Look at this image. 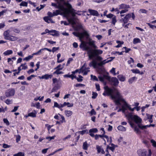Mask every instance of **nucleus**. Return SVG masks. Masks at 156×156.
Returning <instances> with one entry per match:
<instances>
[{"mask_svg": "<svg viewBox=\"0 0 156 156\" xmlns=\"http://www.w3.org/2000/svg\"><path fill=\"white\" fill-rule=\"evenodd\" d=\"M55 0L57 3H52L51 5L55 7V8L58 9L57 10H59V12L65 14V16H69V12L71 13L74 16L75 10L68 1L66 2L65 0Z\"/></svg>", "mask_w": 156, "mask_h": 156, "instance_id": "f257e3e1", "label": "nucleus"}, {"mask_svg": "<svg viewBox=\"0 0 156 156\" xmlns=\"http://www.w3.org/2000/svg\"><path fill=\"white\" fill-rule=\"evenodd\" d=\"M123 48H124L125 49V52L126 53H128L129 51L131 50V49L130 48H127L126 47H124Z\"/></svg>", "mask_w": 156, "mask_h": 156, "instance_id": "338daca9", "label": "nucleus"}, {"mask_svg": "<svg viewBox=\"0 0 156 156\" xmlns=\"http://www.w3.org/2000/svg\"><path fill=\"white\" fill-rule=\"evenodd\" d=\"M89 146V145L88 144L87 142L86 141L84 142L83 145V148L84 150H87L88 149V148Z\"/></svg>", "mask_w": 156, "mask_h": 156, "instance_id": "5701e85b", "label": "nucleus"}, {"mask_svg": "<svg viewBox=\"0 0 156 156\" xmlns=\"http://www.w3.org/2000/svg\"><path fill=\"white\" fill-rule=\"evenodd\" d=\"M12 53L13 51L12 50H8L4 52L3 54L5 55H8L12 54Z\"/></svg>", "mask_w": 156, "mask_h": 156, "instance_id": "2f4dec72", "label": "nucleus"}, {"mask_svg": "<svg viewBox=\"0 0 156 156\" xmlns=\"http://www.w3.org/2000/svg\"><path fill=\"white\" fill-rule=\"evenodd\" d=\"M117 128L119 130L125 132L126 130V128L122 125L119 126Z\"/></svg>", "mask_w": 156, "mask_h": 156, "instance_id": "bb28decb", "label": "nucleus"}, {"mask_svg": "<svg viewBox=\"0 0 156 156\" xmlns=\"http://www.w3.org/2000/svg\"><path fill=\"white\" fill-rule=\"evenodd\" d=\"M118 78L121 81H124L125 80V78L122 75H119L118 76Z\"/></svg>", "mask_w": 156, "mask_h": 156, "instance_id": "c756f323", "label": "nucleus"}, {"mask_svg": "<svg viewBox=\"0 0 156 156\" xmlns=\"http://www.w3.org/2000/svg\"><path fill=\"white\" fill-rule=\"evenodd\" d=\"M79 77L76 78L77 80L79 82H81L83 80V77L81 75H79Z\"/></svg>", "mask_w": 156, "mask_h": 156, "instance_id": "de8ad7c7", "label": "nucleus"}, {"mask_svg": "<svg viewBox=\"0 0 156 156\" xmlns=\"http://www.w3.org/2000/svg\"><path fill=\"white\" fill-rule=\"evenodd\" d=\"M130 60L128 61V63L129 64H130V66L132 68L134 64V61L133 59L131 57H130Z\"/></svg>", "mask_w": 156, "mask_h": 156, "instance_id": "c85d7f7f", "label": "nucleus"}, {"mask_svg": "<svg viewBox=\"0 0 156 156\" xmlns=\"http://www.w3.org/2000/svg\"><path fill=\"white\" fill-rule=\"evenodd\" d=\"M128 119V120L129 121V122L130 126H131V127H133V126H134V123L131 121L130 120L131 119Z\"/></svg>", "mask_w": 156, "mask_h": 156, "instance_id": "bf43d9fd", "label": "nucleus"}, {"mask_svg": "<svg viewBox=\"0 0 156 156\" xmlns=\"http://www.w3.org/2000/svg\"><path fill=\"white\" fill-rule=\"evenodd\" d=\"M116 21V17L115 16H114L112 18V23L115 25Z\"/></svg>", "mask_w": 156, "mask_h": 156, "instance_id": "58836bf2", "label": "nucleus"}, {"mask_svg": "<svg viewBox=\"0 0 156 156\" xmlns=\"http://www.w3.org/2000/svg\"><path fill=\"white\" fill-rule=\"evenodd\" d=\"M52 76V75H49L48 74H46L42 76L41 77V79H45L47 80L49 78H51Z\"/></svg>", "mask_w": 156, "mask_h": 156, "instance_id": "412c9836", "label": "nucleus"}, {"mask_svg": "<svg viewBox=\"0 0 156 156\" xmlns=\"http://www.w3.org/2000/svg\"><path fill=\"white\" fill-rule=\"evenodd\" d=\"M10 31L9 30H7L5 31L3 33V35L4 37V38L6 40H8L11 36L10 34Z\"/></svg>", "mask_w": 156, "mask_h": 156, "instance_id": "4468645a", "label": "nucleus"}, {"mask_svg": "<svg viewBox=\"0 0 156 156\" xmlns=\"http://www.w3.org/2000/svg\"><path fill=\"white\" fill-rule=\"evenodd\" d=\"M66 105H67V107H72L73 106V104H71L69 102H65L63 104H62V107H63Z\"/></svg>", "mask_w": 156, "mask_h": 156, "instance_id": "a878e982", "label": "nucleus"}, {"mask_svg": "<svg viewBox=\"0 0 156 156\" xmlns=\"http://www.w3.org/2000/svg\"><path fill=\"white\" fill-rule=\"evenodd\" d=\"M151 142L152 143V145L154 147H156V142L154 140L152 139L151 140Z\"/></svg>", "mask_w": 156, "mask_h": 156, "instance_id": "864d4df0", "label": "nucleus"}, {"mask_svg": "<svg viewBox=\"0 0 156 156\" xmlns=\"http://www.w3.org/2000/svg\"><path fill=\"white\" fill-rule=\"evenodd\" d=\"M90 68L89 67L87 68L86 67V64L85 63L83 66L80 69V72L79 73H83V75H86L88 72L90 71L89 70Z\"/></svg>", "mask_w": 156, "mask_h": 156, "instance_id": "1a4fd4ad", "label": "nucleus"}, {"mask_svg": "<svg viewBox=\"0 0 156 156\" xmlns=\"http://www.w3.org/2000/svg\"><path fill=\"white\" fill-rule=\"evenodd\" d=\"M73 34L75 36L79 37L80 41H81V39L83 38V36L81 33L73 32Z\"/></svg>", "mask_w": 156, "mask_h": 156, "instance_id": "6ab92c4d", "label": "nucleus"}, {"mask_svg": "<svg viewBox=\"0 0 156 156\" xmlns=\"http://www.w3.org/2000/svg\"><path fill=\"white\" fill-rule=\"evenodd\" d=\"M24 153L21 152H19L13 155V156H24Z\"/></svg>", "mask_w": 156, "mask_h": 156, "instance_id": "f704fd0d", "label": "nucleus"}, {"mask_svg": "<svg viewBox=\"0 0 156 156\" xmlns=\"http://www.w3.org/2000/svg\"><path fill=\"white\" fill-rule=\"evenodd\" d=\"M26 63H25L23 64H22L20 65V67H22V69H26L27 68V66L26 65Z\"/></svg>", "mask_w": 156, "mask_h": 156, "instance_id": "79ce46f5", "label": "nucleus"}, {"mask_svg": "<svg viewBox=\"0 0 156 156\" xmlns=\"http://www.w3.org/2000/svg\"><path fill=\"white\" fill-rule=\"evenodd\" d=\"M20 5L27 7V2L24 1H23L20 3Z\"/></svg>", "mask_w": 156, "mask_h": 156, "instance_id": "ea45409f", "label": "nucleus"}, {"mask_svg": "<svg viewBox=\"0 0 156 156\" xmlns=\"http://www.w3.org/2000/svg\"><path fill=\"white\" fill-rule=\"evenodd\" d=\"M87 132V130H84L82 131H79V133L80 134L82 135H83V134L85 133L86 132Z\"/></svg>", "mask_w": 156, "mask_h": 156, "instance_id": "13d9d810", "label": "nucleus"}, {"mask_svg": "<svg viewBox=\"0 0 156 156\" xmlns=\"http://www.w3.org/2000/svg\"><path fill=\"white\" fill-rule=\"evenodd\" d=\"M34 112H32L28 114V116H30L32 117H36V115L37 112L35 111Z\"/></svg>", "mask_w": 156, "mask_h": 156, "instance_id": "7c9ffc66", "label": "nucleus"}, {"mask_svg": "<svg viewBox=\"0 0 156 156\" xmlns=\"http://www.w3.org/2000/svg\"><path fill=\"white\" fill-rule=\"evenodd\" d=\"M140 40L138 38H134L133 40V43L135 44L137 43H140Z\"/></svg>", "mask_w": 156, "mask_h": 156, "instance_id": "72a5a7b5", "label": "nucleus"}, {"mask_svg": "<svg viewBox=\"0 0 156 156\" xmlns=\"http://www.w3.org/2000/svg\"><path fill=\"white\" fill-rule=\"evenodd\" d=\"M92 95V98L93 99H95L98 96V94L96 92H93Z\"/></svg>", "mask_w": 156, "mask_h": 156, "instance_id": "37998d69", "label": "nucleus"}, {"mask_svg": "<svg viewBox=\"0 0 156 156\" xmlns=\"http://www.w3.org/2000/svg\"><path fill=\"white\" fill-rule=\"evenodd\" d=\"M127 119H130L131 120L133 121L138 125H142L140 123L142 122V119L137 115H133L130 114H128L127 116Z\"/></svg>", "mask_w": 156, "mask_h": 156, "instance_id": "423d86ee", "label": "nucleus"}, {"mask_svg": "<svg viewBox=\"0 0 156 156\" xmlns=\"http://www.w3.org/2000/svg\"><path fill=\"white\" fill-rule=\"evenodd\" d=\"M94 41L92 40L91 39L89 38L88 40V42L87 43L90 46H92L94 48H96L97 47L94 44Z\"/></svg>", "mask_w": 156, "mask_h": 156, "instance_id": "2eb2a0df", "label": "nucleus"}, {"mask_svg": "<svg viewBox=\"0 0 156 156\" xmlns=\"http://www.w3.org/2000/svg\"><path fill=\"white\" fill-rule=\"evenodd\" d=\"M55 137V136H48L46 137V139L48 140L49 141H50L51 140L54 139Z\"/></svg>", "mask_w": 156, "mask_h": 156, "instance_id": "5fc2aeb1", "label": "nucleus"}, {"mask_svg": "<svg viewBox=\"0 0 156 156\" xmlns=\"http://www.w3.org/2000/svg\"><path fill=\"white\" fill-rule=\"evenodd\" d=\"M10 147V145H8V144H3V147L5 148H9Z\"/></svg>", "mask_w": 156, "mask_h": 156, "instance_id": "774afa93", "label": "nucleus"}, {"mask_svg": "<svg viewBox=\"0 0 156 156\" xmlns=\"http://www.w3.org/2000/svg\"><path fill=\"white\" fill-rule=\"evenodd\" d=\"M33 58V56L31 55H29L27 57H26L23 59L24 60H26V61H28L29 60L32 59Z\"/></svg>", "mask_w": 156, "mask_h": 156, "instance_id": "4c0bfd02", "label": "nucleus"}, {"mask_svg": "<svg viewBox=\"0 0 156 156\" xmlns=\"http://www.w3.org/2000/svg\"><path fill=\"white\" fill-rule=\"evenodd\" d=\"M99 55V54L94 56V57H95V56H97V58H96L97 60L98 61H101L103 59V58L101 57H100V56H98V55Z\"/></svg>", "mask_w": 156, "mask_h": 156, "instance_id": "6e6d98bb", "label": "nucleus"}, {"mask_svg": "<svg viewBox=\"0 0 156 156\" xmlns=\"http://www.w3.org/2000/svg\"><path fill=\"white\" fill-rule=\"evenodd\" d=\"M137 153L139 156H151V149H149L148 154L146 155V153H147V151L144 149H138Z\"/></svg>", "mask_w": 156, "mask_h": 156, "instance_id": "6e6552de", "label": "nucleus"}, {"mask_svg": "<svg viewBox=\"0 0 156 156\" xmlns=\"http://www.w3.org/2000/svg\"><path fill=\"white\" fill-rule=\"evenodd\" d=\"M134 130L136 133L139 134L140 133V131L139 129V128L136 126L134 127Z\"/></svg>", "mask_w": 156, "mask_h": 156, "instance_id": "a19ab883", "label": "nucleus"}, {"mask_svg": "<svg viewBox=\"0 0 156 156\" xmlns=\"http://www.w3.org/2000/svg\"><path fill=\"white\" fill-rule=\"evenodd\" d=\"M59 49V47H53L52 48V51L53 53H54L55 51H56L57 50H58Z\"/></svg>", "mask_w": 156, "mask_h": 156, "instance_id": "0e129e2a", "label": "nucleus"}, {"mask_svg": "<svg viewBox=\"0 0 156 156\" xmlns=\"http://www.w3.org/2000/svg\"><path fill=\"white\" fill-rule=\"evenodd\" d=\"M82 34L83 38L84 37V36H85L86 37L87 39H88L89 38V34L88 32V31L84 30L83 32L82 33H81Z\"/></svg>", "mask_w": 156, "mask_h": 156, "instance_id": "b1692460", "label": "nucleus"}, {"mask_svg": "<svg viewBox=\"0 0 156 156\" xmlns=\"http://www.w3.org/2000/svg\"><path fill=\"white\" fill-rule=\"evenodd\" d=\"M116 94L112 96L113 98L115 99V104L117 105H122V104H124L125 108L127 109V108H128L131 111L132 108L129 105L123 98L121 94L117 91H116Z\"/></svg>", "mask_w": 156, "mask_h": 156, "instance_id": "7ed1b4c3", "label": "nucleus"}, {"mask_svg": "<svg viewBox=\"0 0 156 156\" xmlns=\"http://www.w3.org/2000/svg\"><path fill=\"white\" fill-rule=\"evenodd\" d=\"M155 126L154 124H150L146 126H143L142 125H139V127L142 129H146L147 127H150L151 126L154 127Z\"/></svg>", "mask_w": 156, "mask_h": 156, "instance_id": "dca6fc26", "label": "nucleus"}, {"mask_svg": "<svg viewBox=\"0 0 156 156\" xmlns=\"http://www.w3.org/2000/svg\"><path fill=\"white\" fill-rule=\"evenodd\" d=\"M88 11L92 15L96 16H98L99 15L98 12L96 10L89 9H88Z\"/></svg>", "mask_w": 156, "mask_h": 156, "instance_id": "f3484780", "label": "nucleus"}, {"mask_svg": "<svg viewBox=\"0 0 156 156\" xmlns=\"http://www.w3.org/2000/svg\"><path fill=\"white\" fill-rule=\"evenodd\" d=\"M115 147L114 146L110 147L108 145V148H109V149L111 150L112 152L114 151Z\"/></svg>", "mask_w": 156, "mask_h": 156, "instance_id": "052dcab7", "label": "nucleus"}, {"mask_svg": "<svg viewBox=\"0 0 156 156\" xmlns=\"http://www.w3.org/2000/svg\"><path fill=\"white\" fill-rule=\"evenodd\" d=\"M122 105L121 108H120L118 110V112H119L122 111L123 113H124L125 111L126 110V109L125 108L124 104H122Z\"/></svg>", "mask_w": 156, "mask_h": 156, "instance_id": "393cba45", "label": "nucleus"}, {"mask_svg": "<svg viewBox=\"0 0 156 156\" xmlns=\"http://www.w3.org/2000/svg\"><path fill=\"white\" fill-rule=\"evenodd\" d=\"M15 92L14 89L9 88L6 91L5 94L7 97H10L13 96L15 95Z\"/></svg>", "mask_w": 156, "mask_h": 156, "instance_id": "9d476101", "label": "nucleus"}, {"mask_svg": "<svg viewBox=\"0 0 156 156\" xmlns=\"http://www.w3.org/2000/svg\"><path fill=\"white\" fill-rule=\"evenodd\" d=\"M16 136V141L17 142H18L20 140V136L18 135H17Z\"/></svg>", "mask_w": 156, "mask_h": 156, "instance_id": "680f3d73", "label": "nucleus"}, {"mask_svg": "<svg viewBox=\"0 0 156 156\" xmlns=\"http://www.w3.org/2000/svg\"><path fill=\"white\" fill-rule=\"evenodd\" d=\"M80 41L81 43L80 45V48H83V50L87 51L89 59H91L94 56L102 53V51L99 49H93L90 48L89 47L87 46V43L83 41L82 40Z\"/></svg>", "mask_w": 156, "mask_h": 156, "instance_id": "f03ea898", "label": "nucleus"}, {"mask_svg": "<svg viewBox=\"0 0 156 156\" xmlns=\"http://www.w3.org/2000/svg\"><path fill=\"white\" fill-rule=\"evenodd\" d=\"M98 131V130L97 128H93L90 129L89 130V132H91L92 133H96Z\"/></svg>", "mask_w": 156, "mask_h": 156, "instance_id": "e433bc0d", "label": "nucleus"}, {"mask_svg": "<svg viewBox=\"0 0 156 156\" xmlns=\"http://www.w3.org/2000/svg\"><path fill=\"white\" fill-rule=\"evenodd\" d=\"M44 98V96L42 97L41 98H40V97H39L38 98H35L34 99V100L35 101H37L38 100H39L40 101H42L43 100Z\"/></svg>", "mask_w": 156, "mask_h": 156, "instance_id": "3c124183", "label": "nucleus"}, {"mask_svg": "<svg viewBox=\"0 0 156 156\" xmlns=\"http://www.w3.org/2000/svg\"><path fill=\"white\" fill-rule=\"evenodd\" d=\"M47 14L49 17H52L54 16H57L58 14L63 15L65 17V14H64L63 13L59 12V10H56L53 13L49 12H48Z\"/></svg>", "mask_w": 156, "mask_h": 156, "instance_id": "9b49d317", "label": "nucleus"}, {"mask_svg": "<svg viewBox=\"0 0 156 156\" xmlns=\"http://www.w3.org/2000/svg\"><path fill=\"white\" fill-rule=\"evenodd\" d=\"M137 78L136 77H133L130 79L129 80V82L130 84L132 83L134 81V80H135V79H136Z\"/></svg>", "mask_w": 156, "mask_h": 156, "instance_id": "a18cd8bd", "label": "nucleus"}, {"mask_svg": "<svg viewBox=\"0 0 156 156\" xmlns=\"http://www.w3.org/2000/svg\"><path fill=\"white\" fill-rule=\"evenodd\" d=\"M13 31L15 33L19 34L20 32V30L19 29L17 28H15L13 29Z\"/></svg>", "mask_w": 156, "mask_h": 156, "instance_id": "69168bd1", "label": "nucleus"}, {"mask_svg": "<svg viewBox=\"0 0 156 156\" xmlns=\"http://www.w3.org/2000/svg\"><path fill=\"white\" fill-rule=\"evenodd\" d=\"M131 13L127 14L124 18L122 19V21L125 24L127 23L128 22L129 19L131 18Z\"/></svg>", "mask_w": 156, "mask_h": 156, "instance_id": "ddd939ff", "label": "nucleus"}, {"mask_svg": "<svg viewBox=\"0 0 156 156\" xmlns=\"http://www.w3.org/2000/svg\"><path fill=\"white\" fill-rule=\"evenodd\" d=\"M131 71L133 73H140V71L138 69H133L131 70Z\"/></svg>", "mask_w": 156, "mask_h": 156, "instance_id": "49530a36", "label": "nucleus"}, {"mask_svg": "<svg viewBox=\"0 0 156 156\" xmlns=\"http://www.w3.org/2000/svg\"><path fill=\"white\" fill-rule=\"evenodd\" d=\"M62 104H60L59 105L57 102H55L54 103V107H57L58 108H60L62 107Z\"/></svg>", "mask_w": 156, "mask_h": 156, "instance_id": "c9c22d12", "label": "nucleus"}, {"mask_svg": "<svg viewBox=\"0 0 156 156\" xmlns=\"http://www.w3.org/2000/svg\"><path fill=\"white\" fill-rule=\"evenodd\" d=\"M73 9L75 10V13H74V16H73L71 13L69 12V16L66 17L68 18L69 17L70 13L71 14L73 17L70 18H68V21H69V23H72V25L73 26H74L76 24V23L78 22V20L74 17L75 14H78L79 15H81V14L76 13V12L75 10H74V9Z\"/></svg>", "mask_w": 156, "mask_h": 156, "instance_id": "0eeeda50", "label": "nucleus"}, {"mask_svg": "<svg viewBox=\"0 0 156 156\" xmlns=\"http://www.w3.org/2000/svg\"><path fill=\"white\" fill-rule=\"evenodd\" d=\"M50 33H51L50 34L53 36H58L59 35L58 32L55 30H50Z\"/></svg>", "mask_w": 156, "mask_h": 156, "instance_id": "aec40b11", "label": "nucleus"}, {"mask_svg": "<svg viewBox=\"0 0 156 156\" xmlns=\"http://www.w3.org/2000/svg\"><path fill=\"white\" fill-rule=\"evenodd\" d=\"M3 121L8 126L9 125V123L8 119H4Z\"/></svg>", "mask_w": 156, "mask_h": 156, "instance_id": "603ef678", "label": "nucleus"}, {"mask_svg": "<svg viewBox=\"0 0 156 156\" xmlns=\"http://www.w3.org/2000/svg\"><path fill=\"white\" fill-rule=\"evenodd\" d=\"M115 57H111L109 60L106 61V60L101 61L100 62L98 63L97 61L95 60H93L89 64L90 67H93L94 68H97L99 66H101L106 63H108L112 61Z\"/></svg>", "mask_w": 156, "mask_h": 156, "instance_id": "20e7f679", "label": "nucleus"}, {"mask_svg": "<svg viewBox=\"0 0 156 156\" xmlns=\"http://www.w3.org/2000/svg\"><path fill=\"white\" fill-rule=\"evenodd\" d=\"M104 88L107 93V95L108 96L110 95L111 98L113 100L114 102H115V99L113 98L112 96L116 94V91L120 93L119 91L115 88H114L113 89L109 88L107 86L104 87Z\"/></svg>", "mask_w": 156, "mask_h": 156, "instance_id": "39448f33", "label": "nucleus"}, {"mask_svg": "<svg viewBox=\"0 0 156 156\" xmlns=\"http://www.w3.org/2000/svg\"><path fill=\"white\" fill-rule=\"evenodd\" d=\"M110 81L112 83L114 86H118L119 83V82L118 79L115 77H112Z\"/></svg>", "mask_w": 156, "mask_h": 156, "instance_id": "f8f14e48", "label": "nucleus"}, {"mask_svg": "<svg viewBox=\"0 0 156 156\" xmlns=\"http://www.w3.org/2000/svg\"><path fill=\"white\" fill-rule=\"evenodd\" d=\"M110 72L112 73L114 75H116V73H115V68H112Z\"/></svg>", "mask_w": 156, "mask_h": 156, "instance_id": "4d7b16f0", "label": "nucleus"}, {"mask_svg": "<svg viewBox=\"0 0 156 156\" xmlns=\"http://www.w3.org/2000/svg\"><path fill=\"white\" fill-rule=\"evenodd\" d=\"M65 113L66 116L68 117L72 115L73 112L71 111L66 110L65 111Z\"/></svg>", "mask_w": 156, "mask_h": 156, "instance_id": "cd10ccee", "label": "nucleus"}, {"mask_svg": "<svg viewBox=\"0 0 156 156\" xmlns=\"http://www.w3.org/2000/svg\"><path fill=\"white\" fill-rule=\"evenodd\" d=\"M54 74H57V75L63 73L62 71H60V70H56L53 73Z\"/></svg>", "mask_w": 156, "mask_h": 156, "instance_id": "8fccbe9b", "label": "nucleus"}, {"mask_svg": "<svg viewBox=\"0 0 156 156\" xmlns=\"http://www.w3.org/2000/svg\"><path fill=\"white\" fill-rule=\"evenodd\" d=\"M130 7L129 5H126L124 4H121L119 5V9H128Z\"/></svg>", "mask_w": 156, "mask_h": 156, "instance_id": "4be33fe9", "label": "nucleus"}, {"mask_svg": "<svg viewBox=\"0 0 156 156\" xmlns=\"http://www.w3.org/2000/svg\"><path fill=\"white\" fill-rule=\"evenodd\" d=\"M90 77L92 80L94 81H98V80L95 76H93V75H91Z\"/></svg>", "mask_w": 156, "mask_h": 156, "instance_id": "c03bdc74", "label": "nucleus"}, {"mask_svg": "<svg viewBox=\"0 0 156 156\" xmlns=\"http://www.w3.org/2000/svg\"><path fill=\"white\" fill-rule=\"evenodd\" d=\"M19 106H15L14 107L13 109L11 111V112H15L17 110Z\"/></svg>", "mask_w": 156, "mask_h": 156, "instance_id": "e2e57ef3", "label": "nucleus"}, {"mask_svg": "<svg viewBox=\"0 0 156 156\" xmlns=\"http://www.w3.org/2000/svg\"><path fill=\"white\" fill-rule=\"evenodd\" d=\"M18 39V38L16 36H11L8 40L11 41H15Z\"/></svg>", "mask_w": 156, "mask_h": 156, "instance_id": "473e14b6", "label": "nucleus"}, {"mask_svg": "<svg viewBox=\"0 0 156 156\" xmlns=\"http://www.w3.org/2000/svg\"><path fill=\"white\" fill-rule=\"evenodd\" d=\"M128 11V9H125L121 11L120 12H118L117 13H119L120 12V14H122L123 13L126 12Z\"/></svg>", "mask_w": 156, "mask_h": 156, "instance_id": "09e8293b", "label": "nucleus"}, {"mask_svg": "<svg viewBox=\"0 0 156 156\" xmlns=\"http://www.w3.org/2000/svg\"><path fill=\"white\" fill-rule=\"evenodd\" d=\"M44 20L48 23H54V22L52 20V19L48 16H45L44 18Z\"/></svg>", "mask_w": 156, "mask_h": 156, "instance_id": "a211bd4d", "label": "nucleus"}]
</instances>
